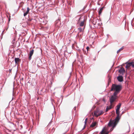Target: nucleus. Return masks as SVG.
<instances>
[{
    "label": "nucleus",
    "mask_w": 134,
    "mask_h": 134,
    "mask_svg": "<svg viewBox=\"0 0 134 134\" xmlns=\"http://www.w3.org/2000/svg\"><path fill=\"white\" fill-rule=\"evenodd\" d=\"M122 88L121 85H117L116 84H113L111 86V91H114V94H118L121 91Z\"/></svg>",
    "instance_id": "obj_1"
},
{
    "label": "nucleus",
    "mask_w": 134,
    "mask_h": 134,
    "mask_svg": "<svg viewBox=\"0 0 134 134\" xmlns=\"http://www.w3.org/2000/svg\"><path fill=\"white\" fill-rule=\"evenodd\" d=\"M119 120H117V119H116L115 118V119L112 121H111L109 122L108 123V125L109 127H112V128L111 129V131H112L114 129V127L117 125L118 123L119 122Z\"/></svg>",
    "instance_id": "obj_2"
},
{
    "label": "nucleus",
    "mask_w": 134,
    "mask_h": 134,
    "mask_svg": "<svg viewBox=\"0 0 134 134\" xmlns=\"http://www.w3.org/2000/svg\"><path fill=\"white\" fill-rule=\"evenodd\" d=\"M117 94H115L114 93H113V94L111 96V97L110 98V103L111 105L116 100V99H117L118 97L117 96Z\"/></svg>",
    "instance_id": "obj_3"
},
{
    "label": "nucleus",
    "mask_w": 134,
    "mask_h": 134,
    "mask_svg": "<svg viewBox=\"0 0 134 134\" xmlns=\"http://www.w3.org/2000/svg\"><path fill=\"white\" fill-rule=\"evenodd\" d=\"M103 113V111L102 110L100 111L98 110H97L94 111V114L95 116L98 117Z\"/></svg>",
    "instance_id": "obj_4"
},
{
    "label": "nucleus",
    "mask_w": 134,
    "mask_h": 134,
    "mask_svg": "<svg viewBox=\"0 0 134 134\" xmlns=\"http://www.w3.org/2000/svg\"><path fill=\"white\" fill-rule=\"evenodd\" d=\"M76 18L77 19V20L78 23H79L80 21H81V20H82V19L81 18V16L80 15H79L78 16H77L76 17Z\"/></svg>",
    "instance_id": "obj_5"
},
{
    "label": "nucleus",
    "mask_w": 134,
    "mask_h": 134,
    "mask_svg": "<svg viewBox=\"0 0 134 134\" xmlns=\"http://www.w3.org/2000/svg\"><path fill=\"white\" fill-rule=\"evenodd\" d=\"M77 24L81 27L83 26L84 25V19H83V20H82L81 21H80L79 23H77Z\"/></svg>",
    "instance_id": "obj_6"
},
{
    "label": "nucleus",
    "mask_w": 134,
    "mask_h": 134,
    "mask_svg": "<svg viewBox=\"0 0 134 134\" xmlns=\"http://www.w3.org/2000/svg\"><path fill=\"white\" fill-rule=\"evenodd\" d=\"M116 113L117 115V116L115 118L116 119H117V120H119L120 118H119V114H120V111L119 110H117L116 109Z\"/></svg>",
    "instance_id": "obj_7"
},
{
    "label": "nucleus",
    "mask_w": 134,
    "mask_h": 134,
    "mask_svg": "<svg viewBox=\"0 0 134 134\" xmlns=\"http://www.w3.org/2000/svg\"><path fill=\"white\" fill-rule=\"evenodd\" d=\"M34 50L33 49H32V50L30 51L29 54V60H30L31 59V57L34 53Z\"/></svg>",
    "instance_id": "obj_8"
},
{
    "label": "nucleus",
    "mask_w": 134,
    "mask_h": 134,
    "mask_svg": "<svg viewBox=\"0 0 134 134\" xmlns=\"http://www.w3.org/2000/svg\"><path fill=\"white\" fill-rule=\"evenodd\" d=\"M55 26L57 27H59L60 26V22L59 20H57L55 22Z\"/></svg>",
    "instance_id": "obj_9"
},
{
    "label": "nucleus",
    "mask_w": 134,
    "mask_h": 134,
    "mask_svg": "<svg viewBox=\"0 0 134 134\" xmlns=\"http://www.w3.org/2000/svg\"><path fill=\"white\" fill-rule=\"evenodd\" d=\"M117 79L119 82H122L123 81V78L122 76H119L117 77Z\"/></svg>",
    "instance_id": "obj_10"
},
{
    "label": "nucleus",
    "mask_w": 134,
    "mask_h": 134,
    "mask_svg": "<svg viewBox=\"0 0 134 134\" xmlns=\"http://www.w3.org/2000/svg\"><path fill=\"white\" fill-rule=\"evenodd\" d=\"M105 127H103L102 131L100 132V134H108V132L104 131Z\"/></svg>",
    "instance_id": "obj_11"
},
{
    "label": "nucleus",
    "mask_w": 134,
    "mask_h": 134,
    "mask_svg": "<svg viewBox=\"0 0 134 134\" xmlns=\"http://www.w3.org/2000/svg\"><path fill=\"white\" fill-rule=\"evenodd\" d=\"M125 71L124 69V68H121L119 71V72L120 74L123 73Z\"/></svg>",
    "instance_id": "obj_12"
},
{
    "label": "nucleus",
    "mask_w": 134,
    "mask_h": 134,
    "mask_svg": "<svg viewBox=\"0 0 134 134\" xmlns=\"http://www.w3.org/2000/svg\"><path fill=\"white\" fill-rule=\"evenodd\" d=\"M98 19H94L93 20L92 23L94 25H96L97 23V21H98Z\"/></svg>",
    "instance_id": "obj_13"
},
{
    "label": "nucleus",
    "mask_w": 134,
    "mask_h": 134,
    "mask_svg": "<svg viewBox=\"0 0 134 134\" xmlns=\"http://www.w3.org/2000/svg\"><path fill=\"white\" fill-rule=\"evenodd\" d=\"M30 10V8L28 7L27 8V10L26 12L25 13H24V16H25L29 12Z\"/></svg>",
    "instance_id": "obj_14"
},
{
    "label": "nucleus",
    "mask_w": 134,
    "mask_h": 134,
    "mask_svg": "<svg viewBox=\"0 0 134 134\" xmlns=\"http://www.w3.org/2000/svg\"><path fill=\"white\" fill-rule=\"evenodd\" d=\"M132 63L131 62H129L127 63L126 65V68H129L131 66V64H132Z\"/></svg>",
    "instance_id": "obj_15"
},
{
    "label": "nucleus",
    "mask_w": 134,
    "mask_h": 134,
    "mask_svg": "<svg viewBox=\"0 0 134 134\" xmlns=\"http://www.w3.org/2000/svg\"><path fill=\"white\" fill-rule=\"evenodd\" d=\"M97 124V122H93L90 125V127H93L95 126Z\"/></svg>",
    "instance_id": "obj_16"
},
{
    "label": "nucleus",
    "mask_w": 134,
    "mask_h": 134,
    "mask_svg": "<svg viewBox=\"0 0 134 134\" xmlns=\"http://www.w3.org/2000/svg\"><path fill=\"white\" fill-rule=\"evenodd\" d=\"M121 104L120 103H119V104L116 106L117 108L116 110H119L121 106Z\"/></svg>",
    "instance_id": "obj_17"
},
{
    "label": "nucleus",
    "mask_w": 134,
    "mask_h": 134,
    "mask_svg": "<svg viewBox=\"0 0 134 134\" xmlns=\"http://www.w3.org/2000/svg\"><path fill=\"white\" fill-rule=\"evenodd\" d=\"M20 60V59L19 58H15V61L16 64H17Z\"/></svg>",
    "instance_id": "obj_18"
},
{
    "label": "nucleus",
    "mask_w": 134,
    "mask_h": 134,
    "mask_svg": "<svg viewBox=\"0 0 134 134\" xmlns=\"http://www.w3.org/2000/svg\"><path fill=\"white\" fill-rule=\"evenodd\" d=\"M104 8V7H102L100 9L99 11V14H101V13L102 12V10H103Z\"/></svg>",
    "instance_id": "obj_19"
},
{
    "label": "nucleus",
    "mask_w": 134,
    "mask_h": 134,
    "mask_svg": "<svg viewBox=\"0 0 134 134\" xmlns=\"http://www.w3.org/2000/svg\"><path fill=\"white\" fill-rule=\"evenodd\" d=\"M84 29V27H83V29L82 28L79 27L78 28V30L80 32H81Z\"/></svg>",
    "instance_id": "obj_20"
},
{
    "label": "nucleus",
    "mask_w": 134,
    "mask_h": 134,
    "mask_svg": "<svg viewBox=\"0 0 134 134\" xmlns=\"http://www.w3.org/2000/svg\"><path fill=\"white\" fill-rule=\"evenodd\" d=\"M124 48V47H122L121 48H120L119 50H118L117 52V53H119V52L121 51Z\"/></svg>",
    "instance_id": "obj_21"
},
{
    "label": "nucleus",
    "mask_w": 134,
    "mask_h": 134,
    "mask_svg": "<svg viewBox=\"0 0 134 134\" xmlns=\"http://www.w3.org/2000/svg\"><path fill=\"white\" fill-rule=\"evenodd\" d=\"M111 108L110 107L109 108L108 107H107L106 108L105 111L106 112L107 111L109 110Z\"/></svg>",
    "instance_id": "obj_22"
},
{
    "label": "nucleus",
    "mask_w": 134,
    "mask_h": 134,
    "mask_svg": "<svg viewBox=\"0 0 134 134\" xmlns=\"http://www.w3.org/2000/svg\"><path fill=\"white\" fill-rule=\"evenodd\" d=\"M131 63H132V64H131L132 67L133 68H134V62H132Z\"/></svg>",
    "instance_id": "obj_23"
},
{
    "label": "nucleus",
    "mask_w": 134,
    "mask_h": 134,
    "mask_svg": "<svg viewBox=\"0 0 134 134\" xmlns=\"http://www.w3.org/2000/svg\"><path fill=\"white\" fill-rule=\"evenodd\" d=\"M86 49L87 50V51H88V49H89V47L88 46L86 48Z\"/></svg>",
    "instance_id": "obj_24"
},
{
    "label": "nucleus",
    "mask_w": 134,
    "mask_h": 134,
    "mask_svg": "<svg viewBox=\"0 0 134 134\" xmlns=\"http://www.w3.org/2000/svg\"><path fill=\"white\" fill-rule=\"evenodd\" d=\"M87 118H86L85 120V124H86V121H87Z\"/></svg>",
    "instance_id": "obj_25"
},
{
    "label": "nucleus",
    "mask_w": 134,
    "mask_h": 134,
    "mask_svg": "<svg viewBox=\"0 0 134 134\" xmlns=\"http://www.w3.org/2000/svg\"><path fill=\"white\" fill-rule=\"evenodd\" d=\"M74 110H75V107H74Z\"/></svg>",
    "instance_id": "obj_26"
},
{
    "label": "nucleus",
    "mask_w": 134,
    "mask_h": 134,
    "mask_svg": "<svg viewBox=\"0 0 134 134\" xmlns=\"http://www.w3.org/2000/svg\"><path fill=\"white\" fill-rule=\"evenodd\" d=\"M131 25H132V26H133V25H132V22H131Z\"/></svg>",
    "instance_id": "obj_27"
},
{
    "label": "nucleus",
    "mask_w": 134,
    "mask_h": 134,
    "mask_svg": "<svg viewBox=\"0 0 134 134\" xmlns=\"http://www.w3.org/2000/svg\"><path fill=\"white\" fill-rule=\"evenodd\" d=\"M10 20V19H9V21Z\"/></svg>",
    "instance_id": "obj_28"
},
{
    "label": "nucleus",
    "mask_w": 134,
    "mask_h": 134,
    "mask_svg": "<svg viewBox=\"0 0 134 134\" xmlns=\"http://www.w3.org/2000/svg\"><path fill=\"white\" fill-rule=\"evenodd\" d=\"M99 134H100V133Z\"/></svg>",
    "instance_id": "obj_29"
}]
</instances>
